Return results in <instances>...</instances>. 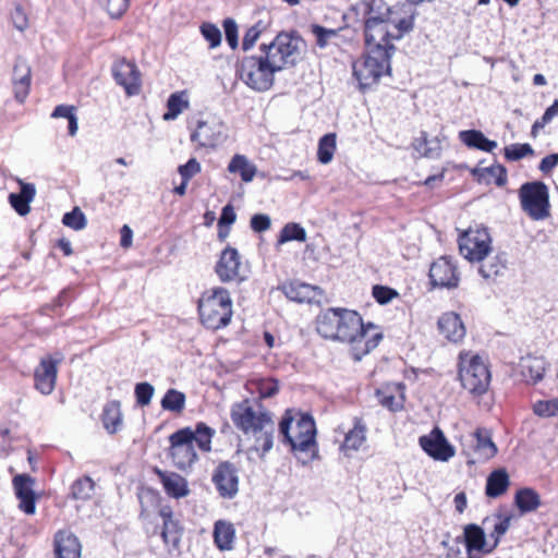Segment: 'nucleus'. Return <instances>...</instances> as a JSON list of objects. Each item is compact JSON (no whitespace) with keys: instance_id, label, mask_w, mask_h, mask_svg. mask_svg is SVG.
<instances>
[{"instance_id":"f257e3e1","label":"nucleus","mask_w":558,"mask_h":558,"mask_svg":"<svg viewBox=\"0 0 558 558\" xmlns=\"http://www.w3.org/2000/svg\"><path fill=\"white\" fill-rule=\"evenodd\" d=\"M304 41L294 32H281L269 44L259 46V54L246 56L238 61L236 73L241 81L257 92L270 89L275 73L296 65Z\"/></svg>"},{"instance_id":"f03ea898","label":"nucleus","mask_w":558,"mask_h":558,"mask_svg":"<svg viewBox=\"0 0 558 558\" xmlns=\"http://www.w3.org/2000/svg\"><path fill=\"white\" fill-rule=\"evenodd\" d=\"M371 329H375L372 323L364 325L357 312L347 308L331 307L320 312L316 317L318 335L327 340L350 343L355 361H361L383 339L380 332L369 335Z\"/></svg>"},{"instance_id":"7ed1b4c3","label":"nucleus","mask_w":558,"mask_h":558,"mask_svg":"<svg viewBox=\"0 0 558 558\" xmlns=\"http://www.w3.org/2000/svg\"><path fill=\"white\" fill-rule=\"evenodd\" d=\"M231 420L244 435L253 437L252 450L264 456L272 448L275 423L270 413L262 407L255 410L248 400L235 403L231 408Z\"/></svg>"},{"instance_id":"20e7f679","label":"nucleus","mask_w":558,"mask_h":558,"mask_svg":"<svg viewBox=\"0 0 558 558\" xmlns=\"http://www.w3.org/2000/svg\"><path fill=\"white\" fill-rule=\"evenodd\" d=\"M214 435L215 429L203 422L197 423L195 429L184 427L171 434L169 456L173 465L181 471L190 469L198 458L195 444L202 451L208 452L211 449Z\"/></svg>"},{"instance_id":"39448f33","label":"nucleus","mask_w":558,"mask_h":558,"mask_svg":"<svg viewBox=\"0 0 558 558\" xmlns=\"http://www.w3.org/2000/svg\"><path fill=\"white\" fill-rule=\"evenodd\" d=\"M513 515L510 513H495L493 517H487L483 520V525L486 529H492L489 538L492 542L486 541L484 529L477 524L471 523L464 526L462 541L463 544L473 553L490 554L500 543L501 537L507 533L511 525Z\"/></svg>"},{"instance_id":"423d86ee","label":"nucleus","mask_w":558,"mask_h":558,"mask_svg":"<svg viewBox=\"0 0 558 558\" xmlns=\"http://www.w3.org/2000/svg\"><path fill=\"white\" fill-rule=\"evenodd\" d=\"M279 432L294 452L307 453L316 447V425L308 413L287 410L279 424Z\"/></svg>"},{"instance_id":"0eeeda50","label":"nucleus","mask_w":558,"mask_h":558,"mask_svg":"<svg viewBox=\"0 0 558 558\" xmlns=\"http://www.w3.org/2000/svg\"><path fill=\"white\" fill-rule=\"evenodd\" d=\"M413 15L384 21H376L375 17H371L369 21L364 23L365 43L368 48L381 47L393 53L395 46L391 41L400 39L413 28Z\"/></svg>"},{"instance_id":"6e6552de","label":"nucleus","mask_w":558,"mask_h":558,"mask_svg":"<svg viewBox=\"0 0 558 558\" xmlns=\"http://www.w3.org/2000/svg\"><path fill=\"white\" fill-rule=\"evenodd\" d=\"M198 313L203 325L209 329L226 327L232 317V300L222 287L205 291L198 301Z\"/></svg>"},{"instance_id":"1a4fd4ad","label":"nucleus","mask_w":558,"mask_h":558,"mask_svg":"<svg viewBox=\"0 0 558 558\" xmlns=\"http://www.w3.org/2000/svg\"><path fill=\"white\" fill-rule=\"evenodd\" d=\"M391 56L392 53L388 49L368 48V52L353 63V75L361 89L372 87L383 75L390 74Z\"/></svg>"},{"instance_id":"9d476101","label":"nucleus","mask_w":558,"mask_h":558,"mask_svg":"<svg viewBox=\"0 0 558 558\" xmlns=\"http://www.w3.org/2000/svg\"><path fill=\"white\" fill-rule=\"evenodd\" d=\"M459 377L461 385L470 393L481 396L485 393L490 384V372L478 355L470 352L459 354Z\"/></svg>"},{"instance_id":"9b49d317","label":"nucleus","mask_w":558,"mask_h":558,"mask_svg":"<svg viewBox=\"0 0 558 558\" xmlns=\"http://www.w3.org/2000/svg\"><path fill=\"white\" fill-rule=\"evenodd\" d=\"M521 208L533 220H544L550 215L549 191L542 181L526 182L519 189Z\"/></svg>"},{"instance_id":"f8f14e48","label":"nucleus","mask_w":558,"mask_h":558,"mask_svg":"<svg viewBox=\"0 0 558 558\" xmlns=\"http://www.w3.org/2000/svg\"><path fill=\"white\" fill-rule=\"evenodd\" d=\"M492 236L486 227H470L458 239L460 254L471 263L483 262L492 252Z\"/></svg>"},{"instance_id":"ddd939ff","label":"nucleus","mask_w":558,"mask_h":558,"mask_svg":"<svg viewBox=\"0 0 558 558\" xmlns=\"http://www.w3.org/2000/svg\"><path fill=\"white\" fill-rule=\"evenodd\" d=\"M429 279L434 287L453 289L460 281L456 262L449 256H441L429 268Z\"/></svg>"},{"instance_id":"4468645a","label":"nucleus","mask_w":558,"mask_h":558,"mask_svg":"<svg viewBox=\"0 0 558 558\" xmlns=\"http://www.w3.org/2000/svg\"><path fill=\"white\" fill-rule=\"evenodd\" d=\"M211 481L222 498L232 499L239 492V472L235 465L229 461L217 465Z\"/></svg>"},{"instance_id":"2eb2a0df","label":"nucleus","mask_w":558,"mask_h":558,"mask_svg":"<svg viewBox=\"0 0 558 558\" xmlns=\"http://www.w3.org/2000/svg\"><path fill=\"white\" fill-rule=\"evenodd\" d=\"M421 448L434 460L448 461L454 453V447L449 444L444 433L435 427L428 435L418 438Z\"/></svg>"},{"instance_id":"dca6fc26","label":"nucleus","mask_w":558,"mask_h":558,"mask_svg":"<svg viewBox=\"0 0 558 558\" xmlns=\"http://www.w3.org/2000/svg\"><path fill=\"white\" fill-rule=\"evenodd\" d=\"M61 361L62 356L57 359L45 356L40 360L34 372L35 388L40 393L48 396L53 391L57 383L58 365Z\"/></svg>"},{"instance_id":"f3484780","label":"nucleus","mask_w":558,"mask_h":558,"mask_svg":"<svg viewBox=\"0 0 558 558\" xmlns=\"http://www.w3.org/2000/svg\"><path fill=\"white\" fill-rule=\"evenodd\" d=\"M112 75L116 83L122 86L128 95L138 94L141 74L134 62L126 61L125 59L116 61L112 65Z\"/></svg>"},{"instance_id":"a211bd4d","label":"nucleus","mask_w":558,"mask_h":558,"mask_svg":"<svg viewBox=\"0 0 558 558\" xmlns=\"http://www.w3.org/2000/svg\"><path fill=\"white\" fill-rule=\"evenodd\" d=\"M240 254L236 248L226 247L215 266V271L221 282L238 281L241 282L245 279L240 274Z\"/></svg>"},{"instance_id":"6ab92c4d","label":"nucleus","mask_w":558,"mask_h":558,"mask_svg":"<svg viewBox=\"0 0 558 558\" xmlns=\"http://www.w3.org/2000/svg\"><path fill=\"white\" fill-rule=\"evenodd\" d=\"M12 485L20 501L19 508L26 514H34L36 511L35 478L25 473L16 474Z\"/></svg>"},{"instance_id":"aec40b11","label":"nucleus","mask_w":558,"mask_h":558,"mask_svg":"<svg viewBox=\"0 0 558 558\" xmlns=\"http://www.w3.org/2000/svg\"><path fill=\"white\" fill-rule=\"evenodd\" d=\"M225 126L220 121H198L196 130L191 134V141L203 147H215L226 138Z\"/></svg>"},{"instance_id":"412c9836","label":"nucleus","mask_w":558,"mask_h":558,"mask_svg":"<svg viewBox=\"0 0 558 558\" xmlns=\"http://www.w3.org/2000/svg\"><path fill=\"white\" fill-rule=\"evenodd\" d=\"M32 82V70L27 61L17 57L12 72L14 97L19 102H24L28 96Z\"/></svg>"},{"instance_id":"4be33fe9","label":"nucleus","mask_w":558,"mask_h":558,"mask_svg":"<svg viewBox=\"0 0 558 558\" xmlns=\"http://www.w3.org/2000/svg\"><path fill=\"white\" fill-rule=\"evenodd\" d=\"M54 558H81V543L70 531L61 530L54 535Z\"/></svg>"},{"instance_id":"5701e85b","label":"nucleus","mask_w":558,"mask_h":558,"mask_svg":"<svg viewBox=\"0 0 558 558\" xmlns=\"http://www.w3.org/2000/svg\"><path fill=\"white\" fill-rule=\"evenodd\" d=\"M154 473L160 480L162 487L169 497L179 499L189 495L190 489L187 481L180 474L162 471L159 468H155Z\"/></svg>"},{"instance_id":"b1692460","label":"nucleus","mask_w":558,"mask_h":558,"mask_svg":"<svg viewBox=\"0 0 558 558\" xmlns=\"http://www.w3.org/2000/svg\"><path fill=\"white\" fill-rule=\"evenodd\" d=\"M475 444L473 446L475 458L469 463L486 462L497 453V446L492 439V434L486 428H477L474 432Z\"/></svg>"},{"instance_id":"393cba45","label":"nucleus","mask_w":558,"mask_h":558,"mask_svg":"<svg viewBox=\"0 0 558 558\" xmlns=\"http://www.w3.org/2000/svg\"><path fill=\"white\" fill-rule=\"evenodd\" d=\"M438 329L451 342H459L465 336V327L460 316L453 312L444 313L438 319Z\"/></svg>"},{"instance_id":"a878e982","label":"nucleus","mask_w":558,"mask_h":558,"mask_svg":"<svg viewBox=\"0 0 558 558\" xmlns=\"http://www.w3.org/2000/svg\"><path fill=\"white\" fill-rule=\"evenodd\" d=\"M286 296L299 303H313L322 296V290L316 286H311L300 281H293L283 286Z\"/></svg>"},{"instance_id":"bb28decb","label":"nucleus","mask_w":558,"mask_h":558,"mask_svg":"<svg viewBox=\"0 0 558 558\" xmlns=\"http://www.w3.org/2000/svg\"><path fill=\"white\" fill-rule=\"evenodd\" d=\"M478 274L485 280H495L497 277L504 276L507 269V255L498 253L495 256H487L483 262H478Z\"/></svg>"},{"instance_id":"cd10ccee","label":"nucleus","mask_w":558,"mask_h":558,"mask_svg":"<svg viewBox=\"0 0 558 558\" xmlns=\"http://www.w3.org/2000/svg\"><path fill=\"white\" fill-rule=\"evenodd\" d=\"M359 10L362 12L364 23L369 21L371 17H375L376 21L396 19L384 0H363L359 4Z\"/></svg>"},{"instance_id":"c85d7f7f","label":"nucleus","mask_w":558,"mask_h":558,"mask_svg":"<svg viewBox=\"0 0 558 558\" xmlns=\"http://www.w3.org/2000/svg\"><path fill=\"white\" fill-rule=\"evenodd\" d=\"M101 421L105 429L109 434H116L122 428L123 418L120 401L112 400L106 403L102 410Z\"/></svg>"},{"instance_id":"c756f323","label":"nucleus","mask_w":558,"mask_h":558,"mask_svg":"<svg viewBox=\"0 0 558 558\" xmlns=\"http://www.w3.org/2000/svg\"><path fill=\"white\" fill-rule=\"evenodd\" d=\"M35 194L34 184L21 182V192L19 194L11 193L9 203L19 215L25 216L31 211L29 203L34 199Z\"/></svg>"},{"instance_id":"7c9ffc66","label":"nucleus","mask_w":558,"mask_h":558,"mask_svg":"<svg viewBox=\"0 0 558 558\" xmlns=\"http://www.w3.org/2000/svg\"><path fill=\"white\" fill-rule=\"evenodd\" d=\"M459 140L469 148L490 153L497 147V142L488 140L478 130H464L459 132Z\"/></svg>"},{"instance_id":"2f4dec72","label":"nucleus","mask_w":558,"mask_h":558,"mask_svg":"<svg viewBox=\"0 0 558 558\" xmlns=\"http://www.w3.org/2000/svg\"><path fill=\"white\" fill-rule=\"evenodd\" d=\"M510 485V480L505 469L494 470L486 480L485 494L489 498H498L504 495Z\"/></svg>"},{"instance_id":"473e14b6","label":"nucleus","mask_w":558,"mask_h":558,"mask_svg":"<svg viewBox=\"0 0 558 558\" xmlns=\"http://www.w3.org/2000/svg\"><path fill=\"white\" fill-rule=\"evenodd\" d=\"M520 371L526 381L536 384L543 379L545 373V361L538 356H525L520 361Z\"/></svg>"},{"instance_id":"72a5a7b5","label":"nucleus","mask_w":558,"mask_h":558,"mask_svg":"<svg viewBox=\"0 0 558 558\" xmlns=\"http://www.w3.org/2000/svg\"><path fill=\"white\" fill-rule=\"evenodd\" d=\"M514 505L521 514L530 513L542 505L539 494L530 487H523L515 492Z\"/></svg>"},{"instance_id":"f704fd0d","label":"nucleus","mask_w":558,"mask_h":558,"mask_svg":"<svg viewBox=\"0 0 558 558\" xmlns=\"http://www.w3.org/2000/svg\"><path fill=\"white\" fill-rule=\"evenodd\" d=\"M228 171L230 173H239L244 182H251L256 174L257 168L246 156L236 154L230 160Z\"/></svg>"},{"instance_id":"c9c22d12","label":"nucleus","mask_w":558,"mask_h":558,"mask_svg":"<svg viewBox=\"0 0 558 558\" xmlns=\"http://www.w3.org/2000/svg\"><path fill=\"white\" fill-rule=\"evenodd\" d=\"M235 531L231 523L226 521H217L214 527V541L220 550L232 549Z\"/></svg>"},{"instance_id":"e433bc0d","label":"nucleus","mask_w":558,"mask_h":558,"mask_svg":"<svg viewBox=\"0 0 558 558\" xmlns=\"http://www.w3.org/2000/svg\"><path fill=\"white\" fill-rule=\"evenodd\" d=\"M160 514L163 518V529L161 532L163 542L177 547L181 538L180 526L178 522L173 520L171 511L161 510Z\"/></svg>"},{"instance_id":"4c0bfd02","label":"nucleus","mask_w":558,"mask_h":558,"mask_svg":"<svg viewBox=\"0 0 558 558\" xmlns=\"http://www.w3.org/2000/svg\"><path fill=\"white\" fill-rule=\"evenodd\" d=\"M473 174L487 182L494 179L497 186H504L507 183V170L502 165L496 163L485 168H475Z\"/></svg>"},{"instance_id":"58836bf2","label":"nucleus","mask_w":558,"mask_h":558,"mask_svg":"<svg viewBox=\"0 0 558 558\" xmlns=\"http://www.w3.org/2000/svg\"><path fill=\"white\" fill-rule=\"evenodd\" d=\"M366 440V428L360 422L356 421L353 428L350 429L344 437L342 449L347 452L349 450L356 451Z\"/></svg>"},{"instance_id":"ea45409f","label":"nucleus","mask_w":558,"mask_h":558,"mask_svg":"<svg viewBox=\"0 0 558 558\" xmlns=\"http://www.w3.org/2000/svg\"><path fill=\"white\" fill-rule=\"evenodd\" d=\"M186 397L182 391L174 388L167 390L161 399V408L173 413H181L185 408Z\"/></svg>"},{"instance_id":"a19ab883","label":"nucleus","mask_w":558,"mask_h":558,"mask_svg":"<svg viewBox=\"0 0 558 558\" xmlns=\"http://www.w3.org/2000/svg\"><path fill=\"white\" fill-rule=\"evenodd\" d=\"M336 151V134L328 133L319 138L318 149H317V159L320 163L327 165L329 163Z\"/></svg>"},{"instance_id":"79ce46f5","label":"nucleus","mask_w":558,"mask_h":558,"mask_svg":"<svg viewBox=\"0 0 558 558\" xmlns=\"http://www.w3.org/2000/svg\"><path fill=\"white\" fill-rule=\"evenodd\" d=\"M268 26L269 24L267 22L259 20L248 27L242 39V49L244 51L251 50L262 34L267 31Z\"/></svg>"},{"instance_id":"37998d69","label":"nucleus","mask_w":558,"mask_h":558,"mask_svg":"<svg viewBox=\"0 0 558 558\" xmlns=\"http://www.w3.org/2000/svg\"><path fill=\"white\" fill-rule=\"evenodd\" d=\"M290 241H306V231L301 225L289 222L281 229L278 244H283Z\"/></svg>"},{"instance_id":"c03bdc74","label":"nucleus","mask_w":558,"mask_h":558,"mask_svg":"<svg viewBox=\"0 0 558 558\" xmlns=\"http://www.w3.org/2000/svg\"><path fill=\"white\" fill-rule=\"evenodd\" d=\"M94 481L89 476L76 480L71 487V495L74 499L87 500L94 493Z\"/></svg>"},{"instance_id":"a18cd8bd","label":"nucleus","mask_w":558,"mask_h":558,"mask_svg":"<svg viewBox=\"0 0 558 558\" xmlns=\"http://www.w3.org/2000/svg\"><path fill=\"white\" fill-rule=\"evenodd\" d=\"M187 107V100H184L180 94H171L167 101L168 110L163 114V120H174Z\"/></svg>"},{"instance_id":"49530a36","label":"nucleus","mask_w":558,"mask_h":558,"mask_svg":"<svg viewBox=\"0 0 558 558\" xmlns=\"http://www.w3.org/2000/svg\"><path fill=\"white\" fill-rule=\"evenodd\" d=\"M62 223L75 231H80L86 227L87 220L84 213L78 207H74L71 211L63 215Z\"/></svg>"},{"instance_id":"de8ad7c7","label":"nucleus","mask_w":558,"mask_h":558,"mask_svg":"<svg viewBox=\"0 0 558 558\" xmlns=\"http://www.w3.org/2000/svg\"><path fill=\"white\" fill-rule=\"evenodd\" d=\"M533 412L541 417L558 416V397L535 402Z\"/></svg>"},{"instance_id":"09e8293b","label":"nucleus","mask_w":558,"mask_h":558,"mask_svg":"<svg viewBox=\"0 0 558 558\" xmlns=\"http://www.w3.org/2000/svg\"><path fill=\"white\" fill-rule=\"evenodd\" d=\"M534 150L527 143L525 144H511L505 148V157L510 161L520 160L529 155H533Z\"/></svg>"},{"instance_id":"8fccbe9b","label":"nucleus","mask_w":558,"mask_h":558,"mask_svg":"<svg viewBox=\"0 0 558 558\" xmlns=\"http://www.w3.org/2000/svg\"><path fill=\"white\" fill-rule=\"evenodd\" d=\"M112 19L121 17L129 7V0H98Z\"/></svg>"},{"instance_id":"3c124183","label":"nucleus","mask_w":558,"mask_h":558,"mask_svg":"<svg viewBox=\"0 0 558 558\" xmlns=\"http://www.w3.org/2000/svg\"><path fill=\"white\" fill-rule=\"evenodd\" d=\"M201 33L209 43L211 49L217 48L221 44V32L215 24L203 23L201 25Z\"/></svg>"},{"instance_id":"603ef678","label":"nucleus","mask_w":558,"mask_h":558,"mask_svg":"<svg viewBox=\"0 0 558 558\" xmlns=\"http://www.w3.org/2000/svg\"><path fill=\"white\" fill-rule=\"evenodd\" d=\"M311 31H312L313 35L315 36L316 45L319 48H325L328 45L330 38H332L337 35V31L323 27L318 24H313L311 26Z\"/></svg>"},{"instance_id":"864d4df0","label":"nucleus","mask_w":558,"mask_h":558,"mask_svg":"<svg viewBox=\"0 0 558 558\" xmlns=\"http://www.w3.org/2000/svg\"><path fill=\"white\" fill-rule=\"evenodd\" d=\"M473 553L463 544L462 537L458 536L450 545L447 558H474Z\"/></svg>"},{"instance_id":"5fc2aeb1","label":"nucleus","mask_w":558,"mask_h":558,"mask_svg":"<svg viewBox=\"0 0 558 558\" xmlns=\"http://www.w3.org/2000/svg\"><path fill=\"white\" fill-rule=\"evenodd\" d=\"M226 40L231 49H235L239 46V35H238V25L236 22L228 17L222 23Z\"/></svg>"},{"instance_id":"6e6d98bb","label":"nucleus","mask_w":558,"mask_h":558,"mask_svg":"<svg viewBox=\"0 0 558 558\" xmlns=\"http://www.w3.org/2000/svg\"><path fill=\"white\" fill-rule=\"evenodd\" d=\"M154 387L149 383H140L135 386L136 402L142 405H148L154 395Z\"/></svg>"},{"instance_id":"4d7b16f0","label":"nucleus","mask_w":558,"mask_h":558,"mask_svg":"<svg viewBox=\"0 0 558 558\" xmlns=\"http://www.w3.org/2000/svg\"><path fill=\"white\" fill-rule=\"evenodd\" d=\"M373 296L379 304H388L398 296V292L389 287L376 284L373 287Z\"/></svg>"},{"instance_id":"13d9d810","label":"nucleus","mask_w":558,"mask_h":558,"mask_svg":"<svg viewBox=\"0 0 558 558\" xmlns=\"http://www.w3.org/2000/svg\"><path fill=\"white\" fill-rule=\"evenodd\" d=\"M202 170L201 163L196 158H191L186 163L179 166L178 172L184 181H190Z\"/></svg>"},{"instance_id":"bf43d9fd","label":"nucleus","mask_w":558,"mask_h":558,"mask_svg":"<svg viewBox=\"0 0 558 558\" xmlns=\"http://www.w3.org/2000/svg\"><path fill=\"white\" fill-rule=\"evenodd\" d=\"M11 19L17 31L23 32L28 27V19L22 5H15L11 13Z\"/></svg>"},{"instance_id":"052dcab7","label":"nucleus","mask_w":558,"mask_h":558,"mask_svg":"<svg viewBox=\"0 0 558 558\" xmlns=\"http://www.w3.org/2000/svg\"><path fill=\"white\" fill-rule=\"evenodd\" d=\"M425 135V133H423ZM428 141L426 136H423L422 138L416 140L414 147L415 149L424 157L427 158H435L439 156V146L436 148L427 147Z\"/></svg>"},{"instance_id":"680f3d73","label":"nucleus","mask_w":558,"mask_h":558,"mask_svg":"<svg viewBox=\"0 0 558 558\" xmlns=\"http://www.w3.org/2000/svg\"><path fill=\"white\" fill-rule=\"evenodd\" d=\"M271 220L266 214H256L251 218V228L255 232H264L270 228Z\"/></svg>"},{"instance_id":"e2e57ef3","label":"nucleus","mask_w":558,"mask_h":558,"mask_svg":"<svg viewBox=\"0 0 558 558\" xmlns=\"http://www.w3.org/2000/svg\"><path fill=\"white\" fill-rule=\"evenodd\" d=\"M236 219L234 208L231 204L226 205L218 220V227H230Z\"/></svg>"},{"instance_id":"0e129e2a","label":"nucleus","mask_w":558,"mask_h":558,"mask_svg":"<svg viewBox=\"0 0 558 558\" xmlns=\"http://www.w3.org/2000/svg\"><path fill=\"white\" fill-rule=\"evenodd\" d=\"M558 114V99L554 100L553 105L549 106L541 119L536 120V128H544L548 124L554 117Z\"/></svg>"},{"instance_id":"69168bd1","label":"nucleus","mask_w":558,"mask_h":558,"mask_svg":"<svg viewBox=\"0 0 558 558\" xmlns=\"http://www.w3.org/2000/svg\"><path fill=\"white\" fill-rule=\"evenodd\" d=\"M279 391V385L277 380L269 379L264 380L259 385V395L262 398H270Z\"/></svg>"},{"instance_id":"338daca9","label":"nucleus","mask_w":558,"mask_h":558,"mask_svg":"<svg viewBox=\"0 0 558 558\" xmlns=\"http://www.w3.org/2000/svg\"><path fill=\"white\" fill-rule=\"evenodd\" d=\"M558 166V154H550L544 157L538 166V169L544 174H548L553 171L554 168Z\"/></svg>"},{"instance_id":"774afa93","label":"nucleus","mask_w":558,"mask_h":558,"mask_svg":"<svg viewBox=\"0 0 558 558\" xmlns=\"http://www.w3.org/2000/svg\"><path fill=\"white\" fill-rule=\"evenodd\" d=\"M73 114H75L74 106L59 105L53 109L51 118H65L69 120Z\"/></svg>"}]
</instances>
